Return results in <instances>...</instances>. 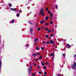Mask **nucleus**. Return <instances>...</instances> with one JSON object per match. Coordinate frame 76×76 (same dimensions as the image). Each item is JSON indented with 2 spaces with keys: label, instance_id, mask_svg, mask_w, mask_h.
I'll list each match as a JSON object with an SVG mask.
<instances>
[{
  "label": "nucleus",
  "instance_id": "nucleus-1",
  "mask_svg": "<svg viewBox=\"0 0 76 76\" xmlns=\"http://www.w3.org/2000/svg\"><path fill=\"white\" fill-rule=\"evenodd\" d=\"M44 9L43 8H41L40 11V13L41 14L42 16H44Z\"/></svg>",
  "mask_w": 76,
  "mask_h": 76
},
{
  "label": "nucleus",
  "instance_id": "nucleus-2",
  "mask_svg": "<svg viewBox=\"0 0 76 76\" xmlns=\"http://www.w3.org/2000/svg\"><path fill=\"white\" fill-rule=\"evenodd\" d=\"M32 70V66H29V68L28 69V72L29 74H31V71Z\"/></svg>",
  "mask_w": 76,
  "mask_h": 76
},
{
  "label": "nucleus",
  "instance_id": "nucleus-3",
  "mask_svg": "<svg viewBox=\"0 0 76 76\" xmlns=\"http://www.w3.org/2000/svg\"><path fill=\"white\" fill-rule=\"evenodd\" d=\"M10 10L12 11H16V12H18V11L16 10V9L15 8H10Z\"/></svg>",
  "mask_w": 76,
  "mask_h": 76
},
{
  "label": "nucleus",
  "instance_id": "nucleus-4",
  "mask_svg": "<svg viewBox=\"0 0 76 76\" xmlns=\"http://www.w3.org/2000/svg\"><path fill=\"white\" fill-rule=\"evenodd\" d=\"M66 45L68 48H70V45L69 44H67Z\"/></svg>",
  "mask_w": 76,
  "mask_h": 76
},
{
  "label": "nucleus",
  "instance_id": "nucleus-5",
  "mask_svg": "<svg viewBox=\"0 0 76 76\" xmlns=\"http://www.w3.org/2000/svg\"><path fill=\"white\" fill-rule=\"evenodd\" d=\"M33 31V29H32V28H31L30 29V33L31 34H32V31Z\"/></svg>",
  "mask_w": 76,
  "mask_h": 76
},
{
  "label": "nucleus",
  "instance_id": "nucleus-6",
  "mask_svg": "<svg viewBox=\"0 0 76 76\" xmlns=\"http://www.w3.org/2000/svg\"><path fill=\"white\" fill-rule=\"evenodd\" d=\"M38 39H35L34 40V42H35V44L36 45H37V41H38Z\"/></svg>",
  "mask_w": 76,
  "mask_h": 76
},
{
  "label": "nucleus",
  "instance_id": "nucleus-7",
  "mask_svg": "<svg viewBox=\"0 0 76 76\" xmlns=\"http://www.w3.org/2000/svg\"><path fill=\"white\" fill-rule=\"evenodd\" d=\"M1 61H0V71L1 70Z\"/></svg>",
  "mask_w": 76,
  "mask_h": 76
},
{
  "label": "nucleus",
  "instance_id": "nucleus-8",
  "mask_svg": "<svg viewBox=\"0 0 76 76\" xmlns=\"http://www.w3.org/2000/svg\"><path fill=\"white\" fill-rule=\"evenodd\" d=\"M20 16V14L19 13H17L16 15V16L18 18H19Z\"/></svg>",
  "mask_w": 76,
  "mask_h": 76
},
{
  "label": "nucleus",
  "instance_id": "nucleus-9",
  "mask_svg": "<svg viewBox=\"0 0 76 76\" xmlns=\"http://www.w3.org/2000/svg\"><path fill=\"white\" fill-rule=\"evenodd\" d=\"M48 18H49V16L46 17L45 18V20H48Z\"/></svg>",
  "mask_w": 76,
  "mask_h": 76
},
{
  "label": "nucleus",
  "instance_id": "nucleus-10",
  "mask_svg": "<svg viewBox=\"0 0 76 76\" xmlns=\"http://www.w3.org/2000/svg\"><path fill=\"white\" fill-rule=\"evenodd\" d=\"M54 54H53V53H51L50 54V56H53V58H54Z\"/></svg>",
  "mask_w": 76,
  "mask_h": 76
},
{
  "label": "nucleus",
  "instance_id": "nucleus-11",
  "mask_svg": "<svg viewBox=\"0 0 76 76\" xmlns=\"http://www.w3.org/2000/svg\"><path fill=\"white\" fill-rule=\"evenodd\" d=\"M15 22V20H12L11 22L12 23H13Z\"/></svg>",
  "mask_w": 76,
  "mask_h": 76
},
{
  "label": "nucleus",
  "instance_id": "nucleus-12",
  "mask_svg": "<svg viewBox=\"0 0 76 76\" xmlns=\"http://www.w3.org/2000/svg\"><path fill=\"white\" fill-rule=\"evenodd\" d=\"M36 56H37V54H36L35 53L33 54V56L34 57H35Z\"/></svg>",
  "mask_w": 76,
  "mask_h": 76
},
{
  "label": "nucleus",
  "instance_id": "nucleus-13",
  "mask_svg": "<svg viewBox=\"0 0 76 76\" xmlns=\"http://www.w3.org/2000/svg\"><path fill=\"white\" fill-rule=\"evenodd\" d=\"M9 5V6H10V7H12V4H11L10 3H9V5Z\"/></svg>",
  "mask_w": 76,
  "mask_h": 76
},
{
  "label": "nucleus",
  "instance_id": "nucleus-14",
  "mask_svg": "<svg viewBox=\"0 0 76 76\" xmlns=\"http://www.w3.org/2000/svg\"><path fill=\"white\" fill-rule=\"evenodd\" d=\"M56 8L57 9H58V6H57V4L56 5Z\"/></svg>",
  "mask_w": 76,
  "mask_h": 76
},
{
  "label": "nucleus",
  "instance_id": "nucleus-15",
  "mask_svg": "<svg viewBox=\"0 0 76 76\" xmlns=\"http://www.w3.org/2000/svg\"><path fill=\"white\" fill-rule=\"evenodd\" d=\"M45 31H48V28H45Z\"/></svg>",
  "mask_w": 76,
  "mask_h": 76
},
{
  "label": "nucleus",
  "instance_id": "nucleus-16",
  "mask_svg": "<svg viewBox=\"0 0 76 76\" xmlns=\"http://www.w3.org/2000/svg\"><path fill=\"white\" fill-rule=\"evenodd\" d=\"M37 29H38V31H40L41 30V28H37Z\"/></svg>",
  "mask_w": 76,
  "mask_h": 76
},
{
  "label": "nucleus",
  "instance_id": "nucleus-17",
  "mask_svg": "<svg viewBox=\"0 0 76 76\" xmlns=\"http://www.w3.org/2000/svg\"><path fill=\"white\" fill-rule=\"evenodd\" d=\"M29 23L31 25H33V23H32L31 22H29Z\"/></svg>",
  "mask_w": 76,
  "mask_h": 76
},
{
  "label": "nucleus",
  "instance_id": "nucleus-18",
  "mask_svg": "<svg viewBox=\"0 0 76 76\" xmlns=\"http://www.w3.org/2000/svg\"><path fill=\"white\" fill-rule=\"evenodd\" d=\"M50 43H51V44H53V40H50Z\"/></svg>",
  "mask_w": 76,
  "mask_h": 76
},
{
  "label": "nucleus",
  "instance_id": "nucleus-19",
  "mask_svg": "<svg viewBox=\"0 0 76 76\" xmlns=\"http://www.w3.org/2000/svg\"><path fill=\"white\" fill-rule=\"evenodd\" d=\"M72 69H75V67L74 65L72 67Z\"/></svg>",
  "mask_w": 76,
  "mask_h": 76
},
{
  "label": "nucleus",
  "instance_id": "nucleus-20",
  "mask_svg": "<svg viewBox=\"0 0 76 76\" xmlns=\"http://www.w3.org/2000/svg\"><path fill=\"white\" fill-rule=\"evenodd\" d=\"M41 64L42 65V66H44V65H45V64L44 63V62H42L41 63Z\"/></svg>",
  "mask_w": 76,
  "mask_h": 76
},
{
  "label": "nucleus",
  "instance_id": "nucleus-21",
  "mask_svg": "<svg viewBox=\"0 0 76 76\" xmlns=\"http://www.w3.org/2000/svg\"><path fill=\"white\" fill-rule=\"evenodd\" d=\"M74 66H76V62H74Z\"/></svg>",
  "mask_w": 76,
  "mask_h": 76
},
{
  "label": "nucleus",
  "instance_id": "nucleus-22",
  "mask_svg": "<svg viewBox=\"0 0 76 76\" xmlns=\"http://www.w3.org/2000/svg\"><path fill=\"white\" fill-rule=\"evenodd\" d=\"M45 37H46V38H48V35H47V34H46V35Z\"/></svg>",
  "mask_w": 76,
  "mask_h": 76
},
{
  "label": "nucleus",
  "instance_id": "nucleus-23",
  "mask_svg": "<svg viewBox=\"0 0 76 76\" xmlns=\"http://www.w3.org/2000/svg\"><path fill=\"white\" fill-rule=\"evenodd\" d=\"M36 54V55L38 56V55H39V53H37Z\"/></svg>",
  "mask_w": 76,
  "mask_h": 76
},
{
  "label": "nucleus",
  "instance_id": "nucleus-24",
  "mask_svg": "<svg viewBox=\"0 0 76 76\" xmlns=\"http://www.w3.org/2000/svg\"><path fill=\"white\" fill-rule=\"evenodd\" d=\"M52 16H53V14H52V13H50V17L51 18H52Z\"/></svg>",
  "mask_w": 76,
  "mask_h": 76
},
{
  "label": "nucleus",
  "instance_id": "nucleus-25",
  "mask_svg": "<svg viewBox=\"0 0 76 76\" xmlns=\"http://www.w3.org/2000/svg\"><path fill=\"white\" fill-rule=\"evenodd\" d=\"M36 50H39V48L38 47H36Z\"/></svg>",
  "mask_w": 76,
  "mask_h": 76
},
{
  "label": "nucleus",
  "instance_id": "nucleus-26",
  "mask_svg": "<svg viewBox=\"0 0 76 76\" xmlns=\"http://www.w3.org/2000/svg\"><path fill=\"white\" fill-rule=\"evenodd\" d=\"M53 23V22L51 21H50V25H52V24Z\"/></svg>",
  "mask_w": 76,
  "mask_h": 76
},
{
  "label": "nucleus",
  "instance_id": "nucleus-27",
  "mask_svg": "<svg viewBox=\"0 0 76 76\" xmlns=\"http://www.w3.org/2000/svg\"><path fill=\"white\" fill-rule=\"evenodd\" d=\"M53 45L54 47L55 46V42H53Z\"/></svg>",
  "mask_w": 76,
  "mask_h": 76
},
{
  "label": "nucleus",
  "instance_id": "nucleus-28",
  "mask_svg": "<svg viewBox=\"0 0 76 76\" xmlns=\"http://www.w3.org/2000/svg\"><path fill=\"white\" fill-rule=\"evenodd\" d=\"M42 58V57L41 56H40L39 57V58L40 59L41 58Z\"/></svg>",
  "mask_w": 76,
  "mask_h": 76
},
{
  "label": "nucleus",
  "instance_id": "nucleus-29",
  "mask_svg": "<svg viewBox=\"0 0 76 76\" xmlns=\"http://www.w3.org/2000/svg\"><path fill=\"white\" fill-rule=\"evenodd\" d=\"M43 69H45H45H46V66H44L43 67Z\"/></svg>",
  "mask_w": 76,
  "mask_h": 76
},
{
  "label": "nucleus",
  "instance_id": "nucleus-30",
  "mask_svg": "<svg viewBox=\"0 0 76 76\" xmlns=\"http://www.w3.org/2000/svg\"><path fill=\"white\" fill-rule=\"evenodd\" d=\"M41 48L42 49V50H44L45 48H42V47H41Z\"/></svg>",
  "mask_w": 76,
  "mask_h": 76
},
{
  "label": "nucleus",
  "instance_id": "nucleus-31",
  "mask_svg": "<svg viewBox=\"0 0 76 76\" xmlns=\"http://www.w3.org/2000/svg\"><path fill=\"white\" fill-rule=\"evenodd\" d=\"M49 25V23H46L45 25Z\"/></svg>",
  "mask_w": 76,
  "mask_h": 76
},
{
  "label": "nucleus",
  "instance_id": "nucleus-32",
  "mask_svg": "<svg viewBox=\"0 0 76 76\" xmlns=\"http://www.w3.org/2000/svg\"><path fill=\"white\" fill-rule=\"evenodd\" d=\"M46 44H50V42H47L46 43Z\"/></svg>",
  "mask_w": 76,
  "mask_h": 76
},
{
  "label": "nucleus",
  "instance_id": "nucleus-33",
  "mask_svg": "<svg viewBox=\"0 0 76 76\" xmlns=\"http://www.w3.org/2000/svg\"><path fill=\"white\" fill-rule=\"evenodd\" d=\"M62 56H63V57H65V54H63L62 55Z\"/></svg>",
  "mask_w": 76,
  "mask_h": 76
},
{
  "label": "nucleus",
  "instance_id": "nucleus-34",
  "mask_svg": "<svg viewBox=\"0 0 76 76\" xmlns=\"http://www.w3.org/2000/svg\"><path fill=\"white\" fill-rule=\"evenodd\" d=\"M53 34H52L50 36L51 37H53Z\"/></svg>",
  "mask_w": 76,
  "mask_h": 76
},
{
  "label": "nucleus",
  "instance_id": "nucleus-35",
  "mask_svg": "<svg viewBox=\"0 0 76 76\" xmlns=\"http://www.w3.org/2000/svg\"><path fill=\"white\" fill-rule=\"evenodd\" d=\"M43 22H44V21H41V23H42Z\"/></svg>",
  "mask_w": 76,
  "mask_h": 76
},
{
  "label": "nucleus",
  "instance_id": "nucleus-36",
  "mask_svg": "<svg viewBox=\"0 0 76 76\" xmlns=\"http://www.w3.org/2000/svg\"><path fill=\"white\" fill-rule=\"evenodd\" d=\"M41 29H44V27L42 26V27L41 28Z\"/></svg>",
  "mask_w": 76,
  "mask_h": 76
},
{
  "label": "nucleus",
  "instance_id": "nucleus-37",
  "mask_svg": "<svg viewBox=\"0 0 76 76\" xmlns=\"http://www.w3.org/2000/svg\"><path fill=\"white\" fill-rule=\"evenodd\" d=\"M46 11H48V8H46Z\"/></svg>",
  "mask_w": 76,
  "mask_h": 76
},
{
  "label": "nucleus",
  "instance_id": "nucleus-38",
  "mask_svg": "<svg viewBox=\"0 0 76 76\" xmlns=\"http://www.w3.org/2000/svg\"><path fill=\"white\" fill-rule=\"evenodd\" d=\"M48 13H51V12H50V11H48Z\"/></svg>",
  "mask_w": 76,
  "mask_h": 76
},
{
  "label": "nucleus",
  "instance_id": "nucleus-39",
  "mask_svg": "<svg viewBox=\"0 0 76 76\" xmlns=\"http://www.w3.org/2000/svg\"><path fill=\"white\" fill-rule=\"evenodd\" d=\"M37 60H38V59L37 58V59H36V60H35V61H37Z\"/></svg>",
  "mask_w": 76,
  "mask_h": 76
},
{
  "label": "nucleus",
  "instance_id": "nucleus-40",
  "mask_svg": "<svg viewBox=\"0 0 76 76\" xmlns=\"http://www.w3.org/2000/svg\"><path fill=\"white\" fill-rule=\"evenodd\" d=\"M48 31L49 33H50V32H51V30H48Z\"/></svg>",
  "mask_w": 76,
  "mask_h": 76
},
{
  "label": "nucleus",
  "instance_id": "nucleus-41",
  "mask_svg": "<svg viewBox=\"0 0 76 76\" xmlns=\"http://www.w3.org/2000/svg\"><path fill=\"white\" fill-rule=\"evenodd\" d=\"M39 74H41V72L40 71L39 72Z\"/></svg>",
  "mask_w": 76,
  "mask_h": 76
},
{
  "label": "nucleus",
  "instance_id": "nucleus-42",
  "mask_svg": "<svg viewBox=\"0 0 76 76\" xmlns=\"http://www.w3.org/2000/svg\"><path fill=\"white\" fill-rule=\"evenodd\" d=\"M44 74H45V75H46L47 74V73L46 72H45Z\"/></svg>",
  "mask_w": 76,
  "mask_h": 76
},
{
  "label": "nucleus",
  "instance_id": "nucleus-43",
  "mask_svg": "<svg viewBox=\"0 0 76 76\" xmlns=\"http://www.w3.org/2000/svg\"><path fill=\"white\" fill-rule=\"evenodd\" d=\"M19 13H22V11H20L19 12Z\"/></svg>",
  "mask_w": 76,
  "mask_h": 76
},
{
  "label": "nucleus",
  "instance_id": "nucleus-44",
  "mask_svg": "<svg viewBox=\"0 0 76 76\" xmlns=\"http://www.w3.org/2000/svg\"><path fill=\"white\" fill-rule=\"evenodd\" d=\"M35 74H32V76H34Z\"/></svg>",
  "mask_w": 76,
  "mask_h": 76
},
{
  "label": "nucleus",
  "instance_id": "nucleus-45",
  "mask_svg": "<svg viewBox=\"0 0 76 76\" xmlns=\"http://www.w3.org/2000/svg\"><path fill=\"white\" fill-rule=\"evenodd\" d=\"M29 46V45H26V47H28Z\"/></svg>",
  "mask_w": 76,
  "mask_h": 76
},
{
  "label": "nucleus",
  "instance_id": "nucleus-46",
  "mask_svg": "<svg viewBox=\"0 0 76 76\" xmlns=\"http://www.w3.org/2000/svg\"><path fill=\"white\" fill-rule=\"evenodd\" d=\"M74 57H76V54L74 56Z\"/></svg>",
  "mask_w": 76,
  "mask_h": 76
},
{
  "label": "nucleus",
  "instance_id": "nucleus-47",
  "mask_svg": "<svg viewBox=\"0 0 76 76\" xmlns=\"http://www.w3.org/2000/svg\"><path fill=\"white\" fill-rule=\"evenodd\" d=\"M43 43H44L45 44L46 42H43Z\"/></svg>",
  "mask_w": 76,
  "mask_h": 76
},
{
  "label": "nucleus",
  "instance_id": "nucleus-48",
  "mask_svg": "<svg viewBox=\"0 0 76 76\" xmlns=\"http://www.w3.org/2000/svg\"><path fill=\"white\" fill-rule=\"evenodd\" d=\"M37 68H40V66H39L38 67H37Z\"/></svg>",
  "mask_w": 76,
  "mask_h": 76
},
{
  "label": "nucleus",
  "instance_id": "nucleus-49",
  "mask_svg": "<svg viewBox=\"0 0 76 76\" xmlns=\"http://www.w3.org/2000/svg\"><path fill=\"white\" fill-rule=\"evenodd\" d=\"M58 76H60L59 74H58Z\"/></svg>",
  "mask_w": 76,
  "mask_h": 76
},
{
  "label": "nucleus",
  "instance_id": "nucleus-50",
  "mask_svg": "<svg viewBox=\"0 0 76 76\" xmlns=\"http://www.w3.org/2000/svg\"><path fill=\"white\" fill-rule=\"evenodd\" d=\"M36 26L38 27V24H37Z\"/></svg>",
  "mask_w": 76,
  "mask_h": 76
},
{
  "label": "nucleus",
  "instance_id": "nucleus-51",
  "mask_svg": "<svg viewBox=\"0 0 76 76\" xmlns=\"http://www.w3.org/2000/svg\"><path fill=\"white\" fill-rule=\"evenodd\" d=\"M50 19H52V17H51L50 18Z\"/></svg>",
  "mask_w": 76,
  "mask_h": 76
},
{
  "label": "nucleus",
  "instance_id": "nucleus-52",
  "mask_svg": "<svg viewBox=\"0 0 76 76\" xmlns=\"http://www.w3.org/2000/svg\"><path fill=\"white\" fill-rule=\"evenodd\" d=\"M36 65H37V64H35L34 66H36Z\"/></svg>",
  "mask_w": 76,
  "mask_h": 76
},
{
  "label": "nucleus",
  "instance_id": "nucleus-53",
  "mask_svg": "<svg viewBox=\"0 0 76 76\" xmlns=\"http://www.w3.org/2000/svg\"><path fill=\"white\" fill-rule=\"evenodd\" d=\"M56 27H57V25L55 26V28H56Z\"/></svg>",
  "mask_w": 76,
  "mask_h": 76
},
{
  "label": "nucleus",
  "instance_id": "nucleus-54",
  "mask_svg": "<svg viewBox=\"0 0 76 76\" xmlns=\"http://www.w3.org/2000/svg\"><path fill=\"white\" fill-rule=\"evenodd\" d=\"M52 31H53V32H54V31L53 30V29H52Z\"/></svg>",
  "mask_w": 76,
  "mask_h": 76
},
{
  "label": "nucleus",
  "instance_id": "nucleus-55",
  "mask_svg": "<svg viewBox=\"0 0 76 76\" xmlns=\"http://www.w3.org/2000/svg\"><path fill=\"white\" fill-rule=\"evenodd\" d=\"M46 64H48V63H46Z\"/></svg>",
  "mask_w": 76,
  "mask_h": 76
},
{
  "label": "nucleus",
  "instance_id": "nucleus-56",
  "mask_svg": "<svg viewBox=\"0 0 76 76\" xmlns=\"http://www.w3.org/2000/svg\"><path fill=\"white\" fill-rule=\"evenodd\" d=\"M31 13H32V12H31L30 13V14H31Z\"/></svg>",
  "mask_w": 76,
  "mask_h": 76
},
{
  "label": "nucleus",
  "instance_id": "nucleus-57",
  "mask_svg": "<svg viewBox=\"0 0 76 76\" xmlns=\"http://www.w3.org/2000/svg\"><path fill=\"white\" fill-rule=\"evenodd\" d=\"M49 38H50V39H51V37H49Z\"/></svg>",
  "mask_w": 76,
  "mask_h": 76
},
{
  "label": "nucleus",
  "instance_id": "nucleus-58",
  "mask_svg": "<svg viewBox=\"0 0 76 76\" xmlns=\"http://www.w3.org/2000/svg\"><path fill=\"white\" fill-rule=\"evenodd\" d=\"M42 45H44V43H42Z\"/></svg>",
  "mask_w": 76,
  "mask_h": 76
},
{
  "label": "nucleus",
  "instance_id": "nucleus-59",
  "mask_svg": "<svg viewBox=\"0 0 76 76\" xmlns=\"http://www.w3.org/2000/svg\"><path fill=\"white\" fill-rule=\"evenodd\" d=\"M44 76H45V75H44Z\"/></svg>",
  "mask_w": 76,
  "mask_h": 76
}]
</instances>
